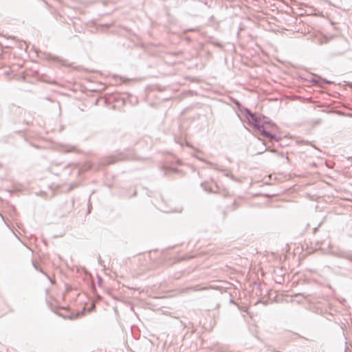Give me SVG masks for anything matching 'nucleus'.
<instances>
[{
    "mask_svg": "<svg viewBox=\"0 0 352 352\" xmlns=\"http://www.w3.org/2000/svg\"><path fill=\"white\" fill-rule=\"evenodd\" d=\"M320 80H322V82H324L326 84H331L332 83L331 81L324 79V78H320Z\"/></svg>",
    "mask_w": 352,
    "mask_h": 352,
    "instance_id": "nucleus-7",
    "label": "nucleus"
},
{
    "mask_svg": "<svg viewBox=\"0 0 352 352\" xmlns=\"http://www.w3.org/2000/svg\"><path fill=\"white\" fill-rule=\"evenodd\" d=\"M135 158V155L131 151H128L126 153H120L118 156L110 157L107 162L103 163V165L113 164L119 160H133Z\"/></svg>",
    "mask_w": 352,
    "mask_h": 352,
    "instance_id": "nucleus-2",
    "label": "nucleus"
},
{
    "mask_svg": "<svg viewBox=\"0 0 352 352\" xmlns=\"http://www.w3.org/2000/svg\"><path fill=\"white\" fill-rule=\"evenodd\" d=\"M296 297H301L302 298H305V296L300 294H296Z\"/></svg>",
    "mask_w": 352,
    "mask_h": 352,
    "instance_id": "nucleus-8",
    "label": "nucleus"
},
{
    "mask_svg": "<svg viewBox=\"0 0 352 352\" xmlns=\"http://www.w3.org/2000/svg\"><path fill=\"white\" fill-rule=\"evenodd\" d=\"M194 291H200L202 289H205V287H200L199 286H196L192 289Z\"/></svg>",
    "mask_w": 352,
    "mask_h": 352,
    "instance_id": "nucleus-5",
    "label": "nucleus"
},
{
    "mask_svg": "<svg viewBox=\"0 0 352 352\" xmlns=\"http://www.w3.org/2000/svg\"><path fill=\"white\" fill-rule=\"evenodd\" d=\"M87 168H91V166L89 165V167Z\"/></svg>",
    "mask_w": 352,
    "mask_h": 352,
    "instance_id": "nucleus-10",
    "label": "nucleus"
},
{
    "mask_svg": "<svg viewBox=\"0 0 352 352\" xmlns=\"http://www.w3.org/2000/svg\"><path fill=\"white\" fill-rule=\"evenodd\" d=\"M33 265H34V267H35L36 269H38V268H37V267H36V265L34 263H33Z\"/></svg>",
    "mask_w": 352,
    "mask_h": 352,
    "instance_id": "nucleus-9",
    "label": "nucleus"
},
{
    "mask_svg": "<svg viewBox=\"0 0 352 352\" xmlns=\"http://www.w3.org/2000/svg\"><path fill=\"white\" fill-rule=\"evenodd\" d=\"M201 186L204 188V189L206 190V191H208V192H211L212 190L210 188V189H208L207 186L206 184H201Z\"/></svg>",
    "mask_w": 352,
    "mask_h": 352,
    "instance_id": "nucleus-6",
    "label": "nucleus"
},
{
    "mask_svg": "<svg viewBox=\"0 0 352 352\" xmlns=\"http://www.w3.org/2000/svg\"><path fill=\"white\" fill-rule=\"evenodd\" d=\"M248 115L250 116V122L252 123L254 128L259 132L264 138L269 139L270 141L278 142V140L276 135L267 131L263 124L260 123L259 119L249 110H247Z\"/></svg>",
    "mask_w": 352,
    "mask_h": 352,
    "instance_id": "nucleus-1",
    "label": "nucleus"
},
{
    "mask_svg": "<svg viewBox=\"0 0 352 352\" xmlns=\"http://www.w3.org/2000/svg\"><path fill=\"white\" fill-rule=\"evenodd\" d=\"M330 254H333V255H335V256H339V257L347 258L348 259H349L352 262V258L347 257L344 254V253L342 252L340 250L335 251V250H332L330 251Z\"/></svg>",
    "mask_w": 352,
    "mask_h": 352,
    "instance_id": "nucleus-3",
    "label": "nucleus"
},
{
    "mask_svg": "<svg viewBox=\"0 0 352 352\" xmlns=\"http://www.w3.org/2000/svg\"><path fill=\"white\" fill-rule=\"evenodd\" d=\"M161 210H162L164 212H182V208H161Z\"/></svg>",
    "mask_w": 352,
    "mask_h": 352,
    "instance_id": "nucleus-4",
    "label": "nucleus"
}]
</instances>
